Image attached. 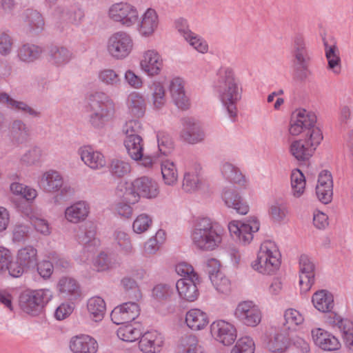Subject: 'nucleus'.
Listing matches in <instances>:
<instances>
[{"label":"nucleus","instance_id":"36","mask_svg":"<svg viewBox=\"0 0 353 353\" xmlns=\"http://www.w3.org/2000/svg\"><path fill=\"white\" fill-rule=\"evenodd\" d=\"M325 54L327 61V68L336 74H340L341 71V61L337 46L325 43Z\"/></svg>","mask_w":353,"mask_h":353},{"label":"nucleus","instance_id":"22","mask_svg":"<svg viewBox=\"0 0 353 353\" xmlns=\"http://www.w3.org/2000/svg\"><path fill=\"white\" fill-rule=\"evenodd\" d=\"M164 344V339L157 331H149L142 334L139 348L143 353H158Z\"/></svg>","mask_w":353,"mask_h":353},{"label":"nucleus","instance_id":"55","mask_svg":"<svg viewBox=\"0 0 353 353\" xmlns=\"http://www.w3.org/2000/svg\"><path fill=\"white\" fill-rule=\"evenodd\" d=\"M98 77L101 82L108 85H116L121 81L119 74L112 69L101 70L99 72Z\"/></svg>","mask_w":353,"mask_h":353},{"label":"nucleus","instance_id":"63","mask_svg":"<svg viewBox=\"0 0 353 353\" xmlns=\"http://www.w3.org/2000/svg\"><path fill=\"white\" fill-rule=\"evenodd\" d=\"M74 309L73 303H63L55 310L54 316L58 320H63L72 313Z\"/></svg>","mask_w":353,"mask_h":353},{"label":"nucleus","instance_id":"58","mask_svg":"<svg viewBox=\"0 0 353 353\" xmlns=\"http://www.w3.org/2000/svg\"><path fill=\"white\" fill-rule=\"evenodd\" d=\"M210 280L217 291L221 293H227L230 291V282L222 273L211 276Z\"/></svg>","mask_w":353,"mask_h":353},{"label":"nucleus","instance_id":"23","mask_svg":"<svg viewBox=\"0 0 353 353\" xmlns=\"http://www.w3.org/2000/svg\"><path fill=\"white\" fill-rule=\"evenodd\" d=\"M69 347L72 353H96L99 348L96 339L88 334L72 337Z\"/></svg>","mask_w":353,"mask_h":353},{"label":"nucleus","instance_id":"17","mask_svg":"<svg viewBox=\"0 0 353 353\" xmlns=\"http://www.w3.org/2000/svg\"><path fill=\"white\" fill-rule=\"evenodd\" d=\"M140 313V307L137 303L127 302L114 308L110 314L111 320L117 325L134 320Z\"/></svg>","mask_w":353,"mask_h":353},{"label":"nucleus","instance_id":"31","mask_svg":"<svg viewBox=\"0 0 353 353\" xmlns=\"http://www.w3.org/2000/svg\"><path fill=\"white\" fill-rule=\"evenodd\" d=\"M123 144L127 153L132 159L138 161L143 157L144 141L141 136L132 135L125 137Z\"/></svg>","mask_w":353,"mask_h":353},{"label":"nucleus","instance_id":"4","mask_svg":"<svg viewBox=\"0 0 353 353\" xmlns=\"http://www.w3.org/2000/svg\"><path fill=\"white\" fill-rule=\"evenodd\" d=\"M223 229L210 219H202L192 233L193 244L199 250L212 251L222 243Z\"/></svg>","mask_w":353,"mask_h":353},{"label":"nucleus","instance_id":"49","mask_svg":"<svg viewBox=\"0 0 353 353\" xmlns=\"http://www.w3.org/2000/svg\"><path fill=\"white\" fill-rule=\"evenodd\" d=\"M201 181L197 172L189 170L185 172L183 181V189L185 192H193L201 186Z\"/></svg>","mask_w":353,"mask_h":353},{"label":"nucleus","instance_id":"42","mask_svg":"<svg viewBox=\"0 0 353 353\" xmlns=\"http://www.w3.org/2000/svg\"><path fill=\"white\" fill-rule=\"evenodd\" d=\"M284 326L290 330H296L305 321L304 316L294 308L287 309L284 312Z\"/></svg>","mask_w":353,"mask_h":353},{"label":"nucleus","instance_id":"16","mask_svg":"<svg viewBox=\"0 0 353 353\" xmlns=\"http://www.w3.org/2000/svg\"><path fill=\"white\" fill-rule=\"evenodd\" d=\"M315 266L308 256L303 254L299 259V287L302 292H308L314 283Z\"/></svg>","mask_w":353,"mask_h":353},{"label":"nucleus","instance_id":"11","mask_svg":"<svg viewBox=\"0 0 353 353\" xmlns=\"http://www.w3.org/2000/svg\"><path fill=\"white\" fill-rule=\"evenodd\" d=\"M134 42L132 37L125 32H117L112 34L108 41L109 54L117 59L127 57L132 51Z\"/></svg>","mask_w":353,"mask_h":353},{"label":"nucleus","instance_id":"52","mask_svg":"<svg viewBox=\"0 0 353 353\" xmlns=\"http://www.w3.org/2000/svg\"><path fill=\"white\" fill-rule=\"evenodd\" d=\"M110 172L115 176L122 177L131 171L128 162L121 159H113L110 166Z\"/></svg>","mask_w":353,"mask_h":353},{"label":"nucleus","instance_id":"7","mask_svg":"<svg viewBox=\"0 0 353 353\" xmlns=\"http://www.w3.org/2000/svg\"><path fill=\"white\" fill-rule=\"evenodd\" d=\"M52 296V292L47 288L26 290L19 296V305L24 312L34 315L44 307Z\"/></svg>","mask_w":353,"mask_h":353},{"label":"nucleus","instance_id":"30","mask_svg":"<svg viewBox=\"0 0 353 353\" xmlns=\"http://www.w3.org/2000/svg\"><path fill=\"white\" fill-rule=\"evenodd\" d=\"M89 213L88 204L84 201H79L65 209V217L69 222L78 223L85 220Z\"/></svg>","mask_w":353,"mask_h":353},{"label":"nucleus","instance_id":"44","mask_svg":"<svg viewBox=\"0 0 353 353\" xmlns=\"http://www.w3.org/2000/svg\"><path fill=\"white\" fill-rule=\"evenodd\" d=\"M128 107L130 112L136 116L141 117L145 110V100L143 96L138 92L131 93L128 98Z\"/></svg>","mask_w":353,"mask_h":353},{"label":"nucleus","instance_id":"39","mask_svg":"<svg viewBox=\"0 0 353 353\" xmlns=\"http://www.w3.org/2000/svg\"><path fill=\"white\" fill-rule=\"evenodd\" d=\"M151 101L155 109H161L166 103L165 88L162 83L154 81L151 86Z\"/></svg>","mask_w":353,"mask_h":353},{"label":"nucleus","instance_id":"57","mask_svg":"<svg viewBox=\"0 0 353 353\" xmlns=\"http://www.w3.org/2000/svg\"><path fill=\"white\" fill-rule=\"evenodd\" d=\"M70 54L64 48L53 47L50 50V61L57 65H61L68 61Z\"/></svg>","mask_w":353,"mask_h":353},{"label":"nucleus","instance_id":"46","mask_svg":"<svg viewBox=\"0 0 353 353\" xmlns=\"http://www.w3.org/2000/svg\"><path fill=\"white\" fill-rule=\"evenodd\" d=\"M161 174L164 183L168 185H173L178 179V172L173 162L165 160L161 163Z\"/></svg>","mask_w":353,"mask_h":353},{"label":"nucleus","instance_id":"29","mask_svg":"<svg viewBox=\"0 0 353 353\" xmlns=\"http://www.w3.org/2000/svg\"><path fill=\"white\" fill-rule=\"evenodd\" d=\"M313 306L323 313L331 312L334 307L333 295L325 290L316 291L312 296Z\"/></svg>","mask_w":353,"mask_h":353},{"label":"nucleus","instance_id":"47","mask_svg":"<svg viewBox=\"0 0 353 353\" xmlns=\"http://www.w3.org/2000/svg\"><path fill=\"white\" fill-rule=\"evenodd\" d=\"M181 136L185 141L194 144L202 141L204 135L199 127L193 123L185 128Z\"/></svg>","mask_w":353,"mask_h":353},{"label":"nucleus","instance_id":"56","mask_svg":"<svg viewBox=\"0 0 353 353\" xmlns=\"http://www.w3.org/2000/svg\"><path fill=\"white\" fill-rule=\"evenodd\" d=\"M14 263L11 251L6 247L0 246V272H8L10 275V267Z\"/></svg>","mask_w":353,"mask_h":353},{"label":"nucleus","instance_id":"34","mask_svg":"<svg viewBox=\"0 0 353 353\" xmlns=\"http://www.w3.org/2000/svg\"><path fill=\"white\" fill-rule=\"evenodd\" d=\"M294 64L299 68L305 69L311 59L310 54L305 46V43L301 39L295 41L293 51Z\"/></svg>","mask_w":353,"mask_h":353},{"label":"nucleus","instance_id":"50","mask_svg":"<svg viewBox=\"0 0 353 353\" xmlns=\"http://www.w3.org/2000/svg\"><path fill=\"white\" fill-rule=\"evenodd\" d=\"M41 52V49L38 46L26 44L20 48L19 57L23 61L31 62L39 57Z\"/></svg>","mask_w":353,"mask_h":353},{"label":"nucleus","instance_id":"48","mask_svg":"<svg viewBox=\"0 0 353 353\" xmlns=\"http://www.w3.org/2000/svg\"><path fill=\"white\" fill-rule=\"evenodd\" d=\"M255 344L250 336L241 337L232 348L230 353H254Z\"/></svg>","mask_w":353,"mask_h":353},{"label":"nucleus","instance_id":"33","mask_svg":"<svg viewBox=\"0 0 353 353\" xmlns=\"http://www.w3.org/2000/svg\"><path fill=\"white\" fill-rule=\"evenodd\" d=\"M87 309L90 319L95 322H99L104 317L106 305L101 297L93 296L88 299Z\"/></svg>","mask_w":353,"mask_h":353},{"label":"nucleus","instance_id":"14","mask_svg":"<svg viewBox=\"0 0 353 353\" xmlns=\"http://www.w3.org/2000/svg\"><path fill=\"white\" fill-rule=\"evenodd\" d=\"M210 329L211 335L215 341L225 346L233 344L237 337L235 326L225 320L218 319L213 321Z\"/></svg>","mask_w":353,"mask_h":353},{"label":"nucleus","instance_id":"19","mask_svg":"<svg viewBox=\"0 0 353 353\" xmlns=\"http://www.w3.org/2000/svg\"><path fill=\"white\" fill-rule=\"evenodd\" d=\"M185 81L180 77L171 79L169 91L174 104L181 110H186L190 106L189 97L185 90Z\"/></svg>","mask_w":353,"mask_h":353},{"label":"nucleus","instance_id":"43","mask_svg":"<svg viewBox=\"0 0 353 353\" xmlns=\"http://www.w3.org/2000/svg\"><path fill=\"white\" fill-rule=\"evenodd\" d=\"M306 185L305 177L299 169H294L291 173V186L294 196L299 198L305 192Z\"/></svg>","mask_w":353,"mask_h":353},{"label":"nucleus","instance_id":"60","mask_svg":"<svg viewBox=\"0 0 353 353\" xmlns=\"http://www.w3.org/2000/svg\"><path fill=\"white\" fill-rule=\"evenodd\" d=\"M16 295L14 289L0 290V303L10 311H13V300Z\"/></svg>","mask_w":353,"mask_h":353},{"label":"nucleus","instance_id":"35","mask_svg":"<svg viewBox=\"0 0 353 353\" xmlns=\"http://www.w3.org/2000/svg\"><path fill=\"white\" fill-rule=\"evenodd\" d=\"M63 185L61 174L54 170L44 172L40 180V185L48 192L57 191Z\"/></svg>","mask_w":353,"mask_h":353},{"label":"nucleus","instance_id":"15","mask_svg":"<svg viewBox=\"0 0 353 353\" xmlns=\"http://www.w3.org/2000/svg\"><path fill=\"white\" fill-rule=\"evenodd\" d=\"M163 65V57L157 50L150 49L142 52L139 59V67L147 76L153 77L159 75Z\"/></svg>","mask_w":353,"mask_h":353},{"label":"nucleus","instance_id":"54","mask_svg":"<svg viewBox=\"0 0 353 353\" xmlns=\"http://www.w3.org/2000/svg\"><path fill=\"white\" fill-rule=\"evenodd\" d=\"M152 223L151 217L146 214L139 215L133 222L132 229L135 233L141 234L146 232Z\"/></svg>","mask_w":353,"mask_h":353},{"label":"nucleus","instance_id":"20","mask_svg":"<svg viewBox=\"0 0 353 353\" xmlns=\"http://www.w3.org/2000/svg\"><path fill=\"white\" fill-rule=\"evenodd\" d=\"M199 278L179 279L176 283V289L181 299L186 302H194L199 296L198 285Z\"/></svg>","mask_w":353,"mask_h":353},{"label":"nucleus","instance_id":"13","mask_svg":"<svg viewBox=\"0 0 353 353\" xmlns=\"http://www.w3.org/2000/svg\"><path fill=\"white\" fill-rule=\"evenodd\" d=\"M234 315L242 324L256 327L261 321L262 312L259 305L252 301H243L236 307Z\"/></svg>","mask_w":353,"mask_h":353},{"label":"nucleus","instance_id":"27","mask_svg":"<svg viewBox=\"0 0 353 353\" xmlns=\"http://www.w3.org/2000/svg\"><path fill=\"white\" fill-rule=\"evenodd\" d=\"M79 154L83 163L93 170H99L106 165L104 155L90 146H83L79 150Z\"/></svg>","mask_w":353,"mask_h":353},{"label":"nucleus","instance_id":"25","mask_svg":"<svg viewBox=\"0 0 353 353\" xmlns=\"http://www.w3.org/2000/svg\"><path fill=\"white\" fill-rule=\"evenodd\" d=\"M57 290L62 297L70 301L77 300L81 296L79 283L71 277L61 278L57 284Z\"/></svg>","mask_w":353,"mask_h":353},{"label":"nucleus","instance_id":"24","mask_svg":"<svg viewBox=\"0 0 353 353\" xmlns=\"http://www.w3.org/2000/svg\"><path fill=\"white\" fill-rule=\"evenodd\" d=\"M187 327L192 331L197 332L205 330L210 323L208 314L199 308H191L185 316Z\"/></svg>","mask_w":353,"mask_h":353},{"label":"nucleus","instance_id":"21","mask_svg":"<svg viewBox=\"0 0 353 353\" xmlns=\"http://www.w3.org/2000/svg\"><path fill=\"white\" fill-rule=\"evenodd\" d=\"M316 194L319 200L327 204L332 201L333 196V180L331 173L327 170H323L318 176L316 186Z\"/></svg>","mask_w":353,"mask_h":353},{"label":"nucleus","instance_id":"64","mask_svg":"<svg viewBox=\"0 0 353 353\" xmlns=\"http://www.w3.org/2000/svg\"><path fill=\"white\" fill-rule=\"evenodd\" d=\"M12 133L17 139H25L28 136V130L26 125L20 121H14L12 125Z\"/></svg>","mask_w":353,"mask_h":353},{"label":"nucleus","instance_id":"45","mask_svg":"<svg viewBox=\"0 0 353 353\" xmlns=\"http://www.w3.org/2000/svg\"><path fill=\"white\" fill-rule=\"evenodd\" d=\"M303 134H305L303 141L315 151L323 139L321 130L316 125V123H315Z\"/></svg>","mask_w":353,"mask_h":353},{"label":"nucleus","instance_id":"26","mask_svg":"<svg viewBox=\"0 0 353 353\" xmlns=\"http://www.w3.org/2000/svg\"><path fill=\"white\" fill-rule=\"evenodd\" d=\"M159 26V16L153 8H148L141 15L139 25V32L141 37H150L154 34Z\"/></svg>","mask_w":353,"mask_h":353},{"label":"nucleus","instance_id":"53","mask_svg":"<svg viewBox=\"0 0 353 353\" xmlns=\"http://www.w3.org/2000/svg\"><path fill=\"white\" fill-rule=\"evenodd\" d=\"M0 103L6 104L11 108L27 112L30 114H36L35 111L28 107L26 104L23 102L13 100L6 93H0Z\"/></svg>","mask_w":353,"mask_h":353},{"label":"nucleus","instance_id":"6","mask_svg":"<svg viewBox=\"0 0 353 353\" xmlns=\"http://www.w3.org/2000/svg\"><path fill=\"white\" fill-rule=\"evenodd\" d=\"M78 240L80 243L85 244V247L81 254V261L83 263L92 261L94 268L97 271H105L110 267V261L104 253H100L97 257H94L100 245L99 239L94 238V232L89 231L86 234H78Z\"/></svg>","mask_w":353,"mask_h":353},{"label":"nucleus","instance_id":"8","mask_svg":"<svg viewBox=\"0 0 353 353\" xmlns=\"http://www.w3.org/2000/svg\"><path fill=\"white\" fill-rule=\"evenodd\" d=\"M228 228L232 237L241 244L249 245L254 239V234L260 229V221L256 216H252L244 221L234 220L229 222Z\"/></svg>","mask_w":353,"mask_h":353},{"label":"nucleus","instance_id":"1","mask_svg":"<svg viewBox=\"0 0 353 353\" xmlns=\"http://www.w3.org/2000/svg\"><path fill=\"white\" fill-rule=\"evenodd\" d=\"M217 92L230 118L234 121L237 115L236 103L241 99L243 89L232 68L223 67L219 70Z\"/></svg>","mask_w":353,"mask_h":353},{"label":"nucleus","instance_id":"38","mask_svg":"<svg viewBox=\"0 0 353 353\" xmlns=\"http://www.w3.org/2000/svg\"><path fill=\"white\" fill-rule=\"evenodd\" d=\"M141 334V327L135 324L123 325L117 330L118 337L125 342H134L140 339Z\"/></svg>","mask_w":353,"mask_h":353},{"label":"nucleus","instance_id":"3","mask_svg":"<svg viewBox=\"0 0 353 353\" xmlns=\"http://www.w3.org/2000/svg\"><path fill=\"white\" fill-rule=\"evenodd\" d=\"M159 193L158 183L148 176H141L131 183H121L117 188L116 194L123 197L130 203H137L140 197L146 199L156 198Z\"/></svg>","mask_w":353,"mask_h":353},{"label":"nucleus","instance_id":"12","mask_svg":"<svg viewBox=\"0 0 353 353\" xmlns=\"http://www.w3.org/2000/svg\"><path fill=\"white\" fill-rule=\"evenodd\" d=\"M315 123L316 116L314 112L303 108L296 109L291 114L288 132L292 137H297L303 134Z\"/></svg>","mask_w":353,"mask_h":353},{"label":"nucleus","instance_id":"10","mask_svg":"<svg viewBox=\"0 0 353 353\" xmlns=\"http://www.w3.org/2000/svg\"><path fill=\"white\" fill-rule=\"evenodd\" d=\"M38 251L32 245L21 248L17 252L15 261L10 267V276L18 278L37 264Z\"/></svg>","mask_w":353,"mask_h":353},{"label":"nucleus","instance_id":"32","mask_svg":"<svg viewBox=\"0 0 353 353\" xmlns=\"http://www.w3.org/2000/svg\"><path fill=\"white\" fill-rule=\"evenodd\" d=\"M289 152L297 161L305 162L310 159L314 151L303 140L298 139L290 143Z\"/></svg>","mask_w":353,"mask_h":353},{"label":"nucleus","instance_id":"41","mask_svg":"<svg viewBox=\"0 0 353 353\" xmlns=\"http://www.w3.org/2000/svg\"><path fill=\"white\" fill-rule=\"evenodd\" d=\"M334 323L342 332L346 345L350 348L353 347V322L350 320L336 316Z\"/></svg>","mask_w":353,"mask_h":353},{"label":"nucleus","instance_id":"9","mask_svg":"<svg viewBox=\"0 0 353 353\" xmlns=\"http://www.w3.org/2000/svg\"><path fill=\"white\" fill-rule=\"evenodd\" d=\"M108 16L112 21L130 28L137 23L139 12L134 5L126 1H121L110 6Z\"/></svg>","mask_w":353,"mask_h":353},{"label":"nucleus","instance_id":"59","mask_svg":"<svg viewBox=\"0 0 353 353\" xmlns=\"http://www.w3.org/2000/svg\"><path fill=\"white\" fill-rule=\"evenodd\" d=\"M175 271L179 276L185 279L199 278L193 267L186 262L177 263L175 266Z\"/></svg>","mask_w":353,"mask_h":353},{"label":"nucleus","instance_id":"18","mask_svg":"<svg viewBox=\"0 0 353 353\" xmlns=\"http://www.w3.org/2000/svg\"><path fill=\"white\" fill-rule=\"evenodd\" d=\"M311 333L314 344L324 351H334L339 350L341 347L339 339L332 333L323 328H314Z\"/></svg>","mask_w":353,"mask_h":353},{"label":"nucleus","instance_id":"61","mask_svg":"<svg viewBox=\"0 0 353 353\" xmlns=\"http://www.w3.org/2000/svg\"><path fill=\"white\" fill-rule=\"evenodd\" d=\"M185 353H205L203 348L199 345L198 339L194 336H189L183 343Z\"/></svg>","mask_w":353,"mask_h":353},{"label":"nucleus","instance_id":"5","mask_svg":"<svg viewBox=\"0 0 353 353\" xmlns=\"http://www.w3.org/2000/svg\"><path fill=\"white\" fill-rule=\"evenodd\" d=\"M281 265V253L278 245L272 241H263L257 252L256 258L252 263V268L264 275H273Z\"/></svg>","mask_w":353,"mask_h":353},{"label":"nucleus","instance_id":"62","mask_svg":"<svg viewBox=\"0 0 353 353\" xmlns=\"http://www.w3.org/2000/svg\"><path fill=\"white\" fill-rule=\"evenodd\" d=\"M165 233L163 230H159L154 238L150 239L144 245V252L147 254H151L159 250L158 239H163Z\"/></svg>","mask_w":353,"mask_h":353},{"label":"nucleus","instance_id":"40","mask_svg":"<svg viewBox=\"0 0 353 353\" xmlns=\"http://www.w3.org/2000/svg\"><path fill=\"white\" fill-rule=\"evenodd\" d=\"M290 344V340L285 334L278 333L270 339L267 347L272 353H283L288 350Z\"/></svg>","mask_w":353,"mask_h":353},{"label":"nucleus","instance_id":"51","mask_svg":"<svg viewBox=\"0 0 353 353\" xmlns=\"http://www.w3.org/2000/svg\"><path fill=\"white\" fill-rule=\"evenodd\" d=\"M185 40L198 52L205 54L208 52L209 46L208 42L196 33L192 32L191 34L187 35V38Z\"/></svg>","mask_w":353,"mask_h":353},{"label":"nucleus","instance_id":"37","mask_svg":"<svg viewBox=\"0 0 353 353\" xmlns=\"http://www.w3.org/2000/svg\"><path fill=\"white\" fill-rule=\"evenodd\" d=\"M223 175L232 182L243 188L248 185V180L242 172L230 163H225L221 166Z\"/></svg>","mask_w":353,"mask_h":353},{"label":"nucleus","instance_id":"2","mask_svg":"<svg viewBox=\"0 0 353 353\" xmlns=\"http://www.w3.org/2000/svg\"><path fill=\"white\" fill-rule=\"evenodd\" d=\"M85 111L89 113L88 121L96 128H103L114 117V101L103 92H95L88 96L85 101Z\"/></svg>","mask_w":353,"mask_h":353},{"label":"nucleus","instance_id":"28","mask_svg":"<svg viewBox=\"0 0 353 353\" xmlns=\"http://www.w3.org/2000/svg\"><path fill=\"white\" fill-rule=\"evenodd\" d=\"M223 199L225 205L236 210L240 214L245 215L248 213L250 207L243 201L241 196L232 189H225L223 192Z\"/></svg>","mask_w":353,"mask_h":353}]
</instances>
